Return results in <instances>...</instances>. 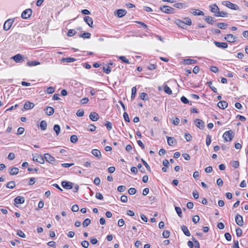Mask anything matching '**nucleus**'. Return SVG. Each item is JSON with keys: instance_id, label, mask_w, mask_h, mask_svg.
<instances>
[{"instance_id": "nucleus-1", "label": "nucleus", "mask_w": 248, "mask_h": 248, "mask_svg": "<svg viewBox=\"0 0 248 248\" xmlns=\"http://www.w3.org/2000/svg\"><path fill=\"white\" fill-rule=\"evenodd\" d=\"M233 137L234 133L231 130L225 132L223 135V137L226 141H231Z\"/></svg>"}, {"instance_id": "nucleus-2", "label": "nucleus", "mask_w": 248, "mask_h": 248, "mask_svg": "<svg viewBox=\"0 0 248 248\" xmlns=\"http://www.w3.org/2000/svg\"><path fill=\"white\" fill-rule=\"evenodd\" d=\"M222 5L227 7L228 8L234 10H237L239 9V7L229 1H223L222 2Z\"/></svg>"}, {"instance_id": "nucleus-3", "label": "nucleus", "mask_w": 248, "mask_h": 248, "mask_svg": "<svg viewBox=\"0 0 248 248\" xmlns=\"http://www.w3.org/2000/svg\"><path fill=\"white\" fill-rule=\"evenodd\" d=\"M160 9L163 12L169 14L173 13L175 10L174 8L167 5H164L160 7Z\"/></svg>"}, {"instance_id": "nucleus-4", "label": "nucleus", "mask_w": 248, "mask_h": 248, "mask_svg": "<svg viewBox=\"0 0 248 248\" xmlns=\"http://www.w3.org/2000/svg\"><path fill=\"white\" fill-rule=\"evenodd\" d=\"M33 156V160L34 161L37 162L38 163H39L40 164H44L45 162L44 158L43 157V156L41 155H39L38 154L35 155H32Z\"/></svg>"}, {"instance_id": "nucleus-5", "label": "nucleus", "mask_w": 248, "mask_h": 248, "mask_svg": "<svg viewBox=\"0 0 248 248\" xmlns=\"http://www.w3.org/2000/svg\"><path fill=\"white\" fill-rule=\"evenodd\" d=\"M14 22V19L10 18V19L7 20L4 24L3 29L5 31L9 30L11 28V27L12 25V24Z\"/></svg>"}, {"instance_id": "nucleus-6", "label": "nucleus", "mask_w": 248, "mask_h": 248, "mask_svg": "<svg viewBox=\"0 0 248 248\" xmlns=\"http://www.w3.org/2000/svg\"><path fill=\"white\" fill-rule=\"evenodd\" d=\"M31 9H27L22 12L21 14V17L23 19H27L31 16Z\"/></svg>"}, {"instance_id": "nucleus-7", "label": "nucleus", "mask_w": 248, "mask_h": 248, "mask_svg": "<svg viewBox=\"0 0 248 248\" xmlns=\"http://www.w3.org/2000/svg\"><path fill=\"white\" fill-rule=\"evenodd\" d=\"M194 124L197 127L201 129H202L204 128V123L203 121L201 119H196L194 121Z\"/></svg>"}, {"instance_id": "nucleus-8", "label": "nucleus", "mask_w": 248, "mask_h": 248, "mask_svg": "<svg viewBox=\"0 0 248 248\" xmlns=\"http://www.w3.org/2000/svg\"><path fill=\"white\" fill-rule=\"evenodd\" d=\"M62 186L66 189H71L73 187V184L71 182L62 181Z\"/></svg>"}, {"instance_id": "nucleus-9", "label": "nucleus", "mask_w": 248, "mask_h": 248, "mask_svg": "<svg viewBox=\"0 0 248 248\" xmlns=\"http://www.w3.org/2000/svg\"><path fill=\"white\" fill-rule=\"evenodd\" d=\"M225 39L228 42L233 43L236 41V37L233 34H228L225 37Z\"/></svg>"}, {"instance_id": "nucleus-10", "label": "nucleus", "mask_w": 248, "mask_h": 248, "mask_svg": "<svg viewBox=\"0 0 248 248\" xmlns=\"http://www.w3.org/2000/svg\"><path fill=\"white\" fill-rule=\"evenodd\" d=\"M235 222H236V224L238 225H239L240 226H242L243 225L244 222H243V217L240 215L237 214L235 217Z\"/></svg>"}, {"instance_id": "nucleus-11", "label": "nucleus", "mask_w": 248, "mask_h": 248, "mask_svg": "<svg viewBox=\"0 0 248 248\" xmlns=\"http://www.w3.org/2000/svg\"><path fill=\"white\" fill-rule=\"evenodd\" d=\"M44 158L47 162L51 164H52L55 161V158L48 153L44 154Z\"/></svg>"}, {"instance_id": "nucleus-12", "label": "nucleus", "mask_w": 248, "mask_h": 248, "mask_svg": "<svg viewBox=\"0 0 248 248\" xmlns=\"http://www.w3.org/2000/svg\"><path fill=\"white\" fill-rule=\"evenodd\" d=\"M89 118L93 121H97L99 119V116L96 112H92L89 115Z\"/></svg>"}, {"instance_id": "nucleus-13", "label": "nucleus", "mask_w": 248, "mask_h": 248, "mask_svg": "<svg viewBox=\"0 0 248 248\" xmlns=\"http://www.w3.org/2000/svg\"><path fill=\"white\" fill-rule=\"evenodd\" d=\"M15 204H22L25 202V199L23 197L17 196L15 199Z\"/></svg>"}, {"instance_id": "nucleus-14", "label": "nucleus", "mask_w": 248, "mask_h": 248, "mask_svg": "<svg viewBox=\"0 0 248 248\" xmlns=\"http://www.w3.org/2000/svg\"><path fill=\"white\" fill-rule=\"evenodd\" d=\"M46 113L48 116H51L54 112V109L51 107H47L44 109Z\"/></svg>"}, {"instance_id": "nucleus-15", "label": "nucleus", "mask_w": 248, "mask_h": 248, "mask_svg": "<svg viewBox=\"0 0 248 248\" xmlns=\"http://www.w3.org/2000/svg\"><path fill=\"white\" fill-rule=\"evenodd\" d=\"M84 21L91 27L93 28V19L90 16H85L84 17Z\"/></svg>"}, {"instance_id": "nucleus-16", "label": "nucleus", "mask_w": 248, "mask_h": 248, "mask_svg": "<svg viewBox=\"0 0 248 248\" xmlns=\"http://www.w3.org/2000/svg\"><path fill=\"white\" fill-rule=\"evenodd\" d=\"M191 14L194 16H203L204 13L200 10H197V9H191L190 11Z\"/></svg>"}, {"instance_id": "nucleus-17", "label": "nucleus", "mask_w": 248, "mask_h": 248, "mask_svg": "<svg viewBox=\"0 0 248 248\" xmlns=\"http://www.w3.org/2000/svg\"><path fill=\"white\" fill-rule=\"evenodd\" d=\"M214 44L217 47L219 48H226L228 47V44L226 43H220L215 41Z\"/></svg>"}, {"instance_id": "nucleus-18", "label": "nucleus", "mask_w": 248, "mask_h": 248, "mask_svg": "<svg viewBox=\"0 0 248 248\" xmlns=\"http://www.w3.org/2000/svg\"><path fill=\"white\" fill-rule=\"evenodd\" d=\"M217 106L221 109H225L228 106V103L226 101H219L217 103Z\"/></svg>"}, {"instance_id": "nucleus-19", "label": "nucleus", "mask_w": 248, "mask_h": 248, "mask_svg": "<svg viewBox=\"0 0 248 248\" xmlns=\"http://www.w3.org/2000/svg\"><path fill=\"white\" fill-rule=\"evenodd\" d=\"M168 144L170 146H173L176 143V140L171 137H167Z\"/></svg>"}, {"instance_id": "nucleus-20", "label": "nucleus", "mask_w": 248, "mask_h": 248, "mask_svg": "<svg viewBox=\"0 0 248 248\" xmlns=\"http://www.w3.org/2000/svg\"><path fill=\"white\" fill-rule=\"evenodd\" d=\"M126 13V10L124 9H119L116 11V14L119 17H122L125 16Z\"/></svg>"}, {"instance_id": "nucleus-21", "label": "nucleus", "mask_w": 248, "mask_h": 248, "mask_svg": "<svg viewBox=\"0 0 248 248\" xmlns=\"http://www.w3.org/2000/svg\"><path fill=\"white\" fill-rule=\"evenodd\" d=\"M13 59L16 62H20L21 60H23V57L20 54L15 55Z\"/></svg>"}, {"instance_id": "nucleus-22", "label": "nucleus", "mask_w": 248, "mask_h": 248, "mask_svg": "<svg viewBox=\"0 0 248 248\" xmlns=\"http://www.w3.org/2000/svg\"><path fill=\"white\" fill-rule=\"evenodd\" d=\"M92 154L98 158L101 157V152L98 149H93L92 151Z\"/></svg>"}, {"instance_id": "nucleus-23", "label": "nucleus", "mask_w": 248, "mask_h": 248, "mask_svg": "<svg viewBox=\"0 0 248 248\" xmlns=\"http://www.w3.org/2000/svg\"><path fill=\"white\" fill-rule=\"evenodd\" d=\"M205 21L208 24L213 25L214 24L216 20H215L214 18L212 16H207L205 18Z\"/></svg>"}, {"instance_id": "nucleus-24", "label": "nucleus", "mask_w": 248, "mask_h": 248, "mask_svg": "<svg viewBox=\"0 0 248 248\" xmlns=\"http://www.w3.org/2000/svg\"><path fill=\"white\" fill-rule=\"evenodd\" d=\"M34 106V105L32 103H31L29 101H28L25 103V104L24 105V108L25 109H30L31 108H32Z\"/></svg>"}, {"instance_id": "nucleus-25", "label": "nucleus", "mask_w": 248, "mask_h": 248, "mask_svg": "<svg viewBox=\"0 0 248 248\" xmlns=\"http://www.w3.org/2000/svg\"><path fill=\"white\" fill-rule=\"evenodd\" d=\"M210 7L211 8V11L212 13H214L215 15H217V11H218V10H219V8L216 4L211 5L210 6Z\"/></svg>"}, {"instance_id": "nucleus-26", "label": "nucleus", "mask_w": 248, "mask_h": 248, "mask_svg": "<svg viewBox=\"0 0 248 248\" xmlns=\"http://www.w3.org/2000/svg\"><path fill=\"white\" fill-rule=\"evenodd\" d=\"M181 229H182V231L184 233L186 236H190V233L186 226H185V225L181 226Z\"/></svg>"}, {"instance_id": "nucleus-27", "label": "nucleus", "mask_w": 248, "mask_h": 248, "mask_svg": "<svg viewBox=\"0 0 248 248\" xmlns=\"http://www.w3.org/2000/svg\"><path fill=\"white\" fill-rule=\"evenodd\" d=\"M175 23L177 24L179 27L185 29L186 27V25H185L184 22L180 19H176Z\"/></svg>"}, {"instance_id": "nucleus-28", "label": "nucleus", "mask_w": 248, "mask_h": 248, "mask_svg": "<svg viewBox=\"0 0 248 248\" xmlns=\"http://www.w3.org/2000/svg\"><path fill=\"white\" fill-rule=\"evenodd\" d=\"M197 62V61L193 59H187L184 60V63L185 64L189 65V64H194Z\"/></svg>"}, {"instance_id": "nucleus-29", "label": "nucleus", "mask_w": 248, "mask_h": 248, "mask_svg": "<svg viewBox=\"0 0 248 248\" xmlns=\"http://www.w3.org/2000/svg\"><path fill=\"white\" fill-rule=\"evenodd\" d=\"M19 169L16 167H13L10 169L9 173L11 175H16L18 173Z\"/></svg>"}, {"instance_id": "nucleus-30", "label": "nucleus", "mask_w": 248, "mask_h": 248, "mask_svg": "<svg viewBox=\"0 0 248 248\" xmlns=\"http://www.w3.org/2000/svg\"><path fill=\"white\" fill-rule=\"evenodd\" d=\"M53 130L55 132L57 136H58L61 132V127L58 124H55L53 127Z\"/></svg>"}, {"instance_id": "nucleus-31", "label": "nucleus", "mask_w": 248, "mask_h": 248, "mask_svg": "<svg viewBox=\"0 0 248 248\" xmlns=\"http://www.w3.org/2000/svg\"><path fill=\"white\" fill-rule=\"evenodd\" d=\"M40 128L42 130H45L47 127V123L46 121L43 120L41 122L40 124Z\"/></svg>"}, {"instance_id": "nucleus-32", "label": "nucleus", "mask_w": 248, "mask_h": 248, "mask_svg": "<svg viewBox=\"0 0 248 248\" xmlns=\"http://www.w3.org/2000/svg\"><path fill=\"white\" fill-rule=\"evenodd\" d=\"M6 187L8 188H13L16 186V182L14 181H12L8 182L6 185Z\"/></svg>"}, {"instance_id": "nucleus-33", "label": "nucleus", "mask_w": 248, "mask_h": 248, "mask_svg": "<svg viewBox=\"0 0 248 248\" xmlns=\"http://www.w3.org/2000/svg\"><path fill=\"white\" fill-rule=\"evenodd\" d=\"M227 16V13L226 12H225L224 11L220 12L219 10L218 11H217V15H215V16H221V17H225Z\"/></svg>"}, {"instance_id": "nucleus-34", "label": "nucleus", "mask_w": 248, "mask_h": 248, "mask_svg": "<svg viewBox=\"0 0 248 248\" xmlns=\"http://www.w3.org/2000/svg\"><path fill=\"white\" fill-rule=\"evenodd\" d=\"M164 91L168 94H172V91L170 88L167 85L164 86Z\"/></svg>"}, {"instance_id": "nucleus-35", "label": "nucleus", "mask_w": 248, "mask_h": 248, "mask_svg": "<svg viewBox=\"0 0 248 248\" xmlns=\"http://www.w3.org/2000/svg\"><path fill=\"white\" fill-rule=\"evenodd\" d=\"M217 26L219 29H225L228 26V24L225 23H218Z\"/></svg>"}, {"instance_id": "nucleus-36", "label": "nucleus", "mask_w": 248, "mask_h": 248, "mask_svg": "<svg viewBox=\"0 0 248 248\" xmlns=\"http://www.w3.org/2000/svg\"><path fill=\"white\" fill-rule=\"evenodd\" d=\"M40 64V62L37 61H30L27 62V65L29 66H36Z\"/></svg>"}, {"instance_id": "nucleus-37", "label": "nucleus", "mask_w": 248, "mask_h": 248, "mask_svg": "<svg viewBox=\"0 0 248 248\" xmlns=\"http://www.w3.org/2000/svg\"><path fill=\"white\" fill-rule=\"evenodd\" d=\"M119 59L121 60L124 63H125L127 64L130 63L129 60L125 56H119Z\"/></svg>"}, {"instance_id": "nucleus-38", "label": "nucleus", "mask_w": 248, "mask_h": 248, "mask_svg": "<svg viewBox=\"0 0 248 248\" xmlns=\"http://www.w3.org/2000/svg\"><path fill=\"white\" fill-rule=\"evenodd\" d=\"M62 61L66 62H72L76 61V59L70 57H67L63 58Z\"/></svg>"}, {"instance_id": "nucleus-39", "label": "nucleus", "mask_w": 248, "mask_h": 248, "mask_svg": "<svg viewBox=\"0 0 248 248\" xmlns=\"http://www.w3.org/2000/svg\"><path fill=\"white\" fill-rule=\"evenodd\" d=\"M183 22L185 23V25H191L192 24L191 20L188 17H186L184 19Z\"/></svg>"}, {"instance_id": "nucleus-40", "label": "nucleus", "mask_w": 248, "mask_h": 248, "mask_svg": "<svg viewBox=\"0 0 248 248\" xmlns=\"http://www.w3.org/2000/svg\"><path fill=\"white\" fill-rule=\"evenodd\" d=\"M136 93H137L136 87H133L132 88V93H131V98L132 99H133L135 97Z\"/></svg>"}, {"instance_id": "nucleus-41", "label": "nucleus", "mask_w": 248, "mask_h": 248, "mask_svg": "<svg viewBox=\"0 0 248 248\" xmlns=\"http://www.w3.org/2000/svg\"><path fill=\"white\" fill-rule=\"evenodd\" d=\"M175 209L178 216L181 217H182V212L180 207L176 206L175 207Z\"/></svg>"}, {"instance_id": "nucleus-42", "label": "nucleus", "mask_w": 248, "mask_h": 248, "mask_svg": "<svg viewBox=\"0 0 248 248\" xmlns=\"http://www.w3.org/2000/svg\"><path fill=\"white\" fill-rule=\"evenodd\" d=\"M91 223V220L89 218H86L82 223L84 227H87Z\"/></svg>"}, {"instance_id": "nucleus-43", "label": "nucleus", "mask_w": 248, "mask_h": 248, "mask_svg": "<svg viewBox=\"0 0 248 248\" xmlns=\"http://www.w3.org/2000/svg\"><path fill=\"white\" fill-rule=\"evenodd\" d=\"M103 70L104 72L107 74L110 73L111 71V68L108 66H104L103 68Z\"/></svg>"}, {"instance_id": "nucleus-44", "label": "nucleus", "mask_w": 248, "mask_h": 248, "mask_svg": "<svg viewBox=\"0 0 248 248\" xmlns=\"http://www.w3.org/2000/svg\"><path fill=\"white\" fill-rule=\"evenodd\" d=\"M78 137L76 135H72L70 137V141L72 142V143H75L77 142L78 141Z\"/></svg>"}, {"instance_id": "nucleus-45", "label": "nucleus", "mask_w": 248, "mask_h": 248, "mask_svg": "<svg viewBox=\"0 0 248 248\" xmlns=\"http://www.w3.org/2000/svg\"><path fill=\"white\" fill-rule=\"evenodd\" d=\"M91 34L89 32H84L83 34L80 35V37L83 38H90Z\"/></svg>"}, {"instance_id": "nucleus-46", "label": "nucleus", "mask_w": 248, "mask_h": 248, "mask_svg": "<svg viewBox=\"0 0 248 248\" xmlns=\"http://www.w3.org/2000/svg\"><path fill=\"white\" fill-rule=\"evenodd\" d=\"M162 235L164 238H167L170 235V232L168 230H165L162 233Z\"/></svg>"}, {"instance_id": "nucleus-47", "label": "nucleus", "mask_w": 248, "mask_h": 248, "mask_svg": "<svg viewBox=\"0 0 248 248\" xmlns=\"http://www.w3.org/2000/svg\"><path fill=\"white\" fill-rule=\"evenodd\" d=\"M207 84L208 85V86L210 87V88L211 89V90L214 93H217V89H216V88H215L214 86H212V81H210L209 82H207Z\"/></svg>"}, {"instance_id": "nucleus-48", "label": "nucleus", "mask_w": 248, "mask_h": 248, "mask_svg": "<svg viewBox=\"0 0 248 248\" xmlns=\"http://www.w3.org/2000/svg\"><path fill=\"white\" fill-rule=\"evenodd\" d=\"M231 164L234 168H238L239 167V163L238 161H232Z\"/></svg>"}, {"instance_id": "nucleus-49", "label": "nucleus", "mask_w": 248, "mask_h": 248, "mask_svg": "<svg viewBox=\"0 0 248 248\" xmlns=\"http://www.w3.org/2000/svg\"><path fill=\"white\" fill-rule=\"evenodd\" d=\"M88 130L91 132H93L96 130V126L93 124H90L88 126Z\"/></svg>"}, {"instance_id": "nucleus-50", "label": "nucleus", "mask_w": 248, "mask_h": 248, "mask_svg": "<svg viewBox=\"0 0 248 248\" xmlns=\"http://www.w3.org/2000/svg\"><path fill=\"white\" fill-rule=\"evenodd\" d=\"M17 235H18L19 236L22 237V238L26 237V235L25 234V233L20 230H17Z\"/></svg>"}, {"instance_id": "nucleus-51", "label": "nucleus", "mask_w": 248, "mask_h": 248, "mask_svg": "<svg viewBox=\"0 0 248 248\" xmlns=\"http://www.w3.org/2000/svg\"><path fill=\"white\" fill-rule=\"evenodd\" d=\"M105 125L107 127V128L108 130H110L112 128V124L108 122V121H107Z\"/></svg>"}, {"instance_id": "nucleus-52", "label": "nucleus", "mask_w": 248, "mask_h": 248, "mask_svg": "<svg viewBox=\"0 0 248 248\" xmlns=\"http://www.w3.org/2000/svg\"><path fill=\"white\" fill-rule=\"evenodd\" d=\"M76 33V31L74 30H69L67 33V35L68 36L71 37L74 35Z\"/></svg>"}, {"instance_id": "nucleus-53", "label": "nucleus", "mask_w": 248, "mask_h": 248, "mask_svg": "<svg viewBox=\"0 0 248 248\" xmlns=\"http://www.w3.org/2000/svg\"><path fill=\"white\" fill-rule=\"evenodd\" d=\"M126 190V187L124 186H120L117 188V190L120 192H123Z\"/></svg>"}, {"instance_id": "nucleus-54", "label": "nucleus", "mask_w": 248, "mask_h": 248, "mask_svg": "<svg viewBox=\"0 0 248 248\" xmlns=\"http://www.w3.org/2000/svg\"><path fill=\"white\" fill-rule=\"evenodd\" d=\"M199 220L200 217L197 215L194 216L192 218V221L195 224L197 223L199 221Z\"/></svg>"}, {"instance_id": "nucleus-55", "label": "nucleus", "mask_w": 248, "mask_h": 248, "mask_svg": "<svg viewBox=\"0 0 248 248\" xmlns=\"http://www.w3.org/2000/svg\"><path fill=\"white\" fill-rule=\"evenodd\" d=\"M136 192L137 190L135 188L131 187L128 189V193L130 195H134L136 193Z\"/></svg>"}, {"instance_id": "nucleus-56", "label": "nucleus", "mask_w": 248, "mask_h": 248, "mask_svg": "<svg viewBox=\"0 0 248 248\" xmlns=\"http://www.w3.org/2000/svg\"><path fill=\"white\" fill-rule=\"evenodd\" d=\"M55 92L54 88L52 87H49L46 90V92L48 94L52 93Z\"/></svg>"}, {"instance_id": "nucleus-57", "label": "nucleus", "mask_w": 248, "mask_h": 248, "mask_svg": "<svg viewBox=\"0 0 248 248\" xmlns=\"http://www.w3.org/2000/svg\"><path fill=\"white\" fill-rule=\"evenodd\" d=\"M242 234V230L241 229L238 228L236 229V234L237 236L240 237Z\"/></svg>"}, {"instance_id": "nucleus-58", "label": "nucleus", "mask_w": 248, "mask_h": 248, "mask_svg": "<svg viewBox=\"0 0 248 248\" xmlns=\"http://www.w3.org/2000/svg\"><path fill=\"white\" fill-rule=\"evenodd\" d=\"M185 139L187 141H189L192 140V136L189 133H186L185 135Z\"/></svg>"}, {"instance_id": "nucleus-59", "label": "nucleus", "mask_w": 248, "mask_h": 248, "mask_svg": "<svg viewBox=\"0 0 248 248\" xmlns=\"http://www.w3.org/2000/svg\"><path fill=\"white\" fill-rule=\"evenodd\" d=\"M124 118L126 122H129L130 119L127 112H124L123 114Z\"/></svg>"}, {"instance_id": "nucleus-60", "label": "nucleus", "mask_w": 248, "mask_h": 248, "mask_svg": "<svg viewBox=\"0 0 248 248\" xmlns=\"http://www.w3.org/2000/svg\"><path fill=\"white\" fill-rule=\"evenodd\" d=\"M81 245L84 248H87L89 246V243L87 241L84 240L81 242Z\"/></svg>"}, {"instance_id": "nucleus-61", "label": "nucleus", "mask_w": 248, "mask_h": 248, "mask_svg": "<svg viewBox=\"0 0 248 248\" xmlns=\"http://www.w3.org/2000/svg\"><path fill=\"white\" fill-rule=\"evenodd\" d=\"M224 236L227 241H231L232 239V236L229 232H226L224 234Z\"/></svg>"}, {"instance_id": "nucleus-62", "label": "nucleus", "mask_w": 248, "mask_h": 248, "mask_svg": "<svg viewBox=\"0 0 248 248\" xmlns=\"http://www.w3.org/2000/svg\"><path fill=\"white\" fill-rule=\"evenodd\" d=\"M24 128L22 127H20L18 128L17 131V135H21L24 132Z\"/></svg>"}, {"instance_id": "nucleus-63", "label": "nucleus", "mask_w": 248, "mask_h": 248, "mask_svg": "<svg viewBox=\"0 0 248 248\" xmlns=\"http://www.w3.org/2000/svg\"><path fill=\"white\" fill-rule=\"evenodd\" d=\"M71 210L74 212L78 211L79 210L78 206L77 204H75L73 205L71 208Z\"/></svg>"}, {"instance_id": "nucleus-64", "label": "nucleus", "mask_w": 248, "mask_h": 248, "mask_svg": "<svg viewBox=\"0 0 248 248\" xmlns=\"http://www.w3.org/2000/svg\"><path fill=\"white\" fill-rule=\"evenodd\" d=\"M192 240L195 243V248H200L199 242L197 240H196L194 237H192Z\"/></svg>"}]
</instances>
